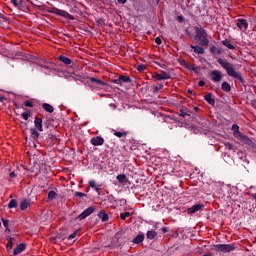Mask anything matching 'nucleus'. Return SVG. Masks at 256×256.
Returning a JSON list of instances; mask_svg holds the SVG:
<instances>
[{
    "mask_svg": "<svg viewBox=\"0 0 256 256\" xmlns=\"http://www.w3.org/2000/svg\"><path fill=\"white\" fill-rule=\"evenodd\" d=\"M218 63L219 65H221V67H223V69L226 70L227 75H229V77H234V79H238V81H240V83H245V80H243V77L241 76V74L237 71H235V68H233V64L229 63L227 60L225 59H218Z\"/></svg>",
    "mask_w": 256,
    "mask_h": 256,
    "instance_id": "f257e3e1",
    "label": "nucleus"
},
{
    "mask_svg": "<svg viewBox=\"0 0 256 256\" xmlns=\"http://www.w3.org/2000/svg\"><path fill=\"white\" fill-rule=\"evenodd\" d=\"M195 41L198 42V45H200V47H205L208 48L209 47V39L207 38V31H205L203 28H199L197 27L195 29Z\"/></svg>",
    "mask_w": 256,
    "mask_h": 256,
    "instance_id": "f03ea898",
    "label": "nucleus"
},
{
    "mask_svg": "<svg viewBox=\"0 0 256 256\" xmlns=\"http://www.w3.org/2000/svg\"><path fill=\"white\" fill-rule=\"evenodd\" d=\"M235 249H237L235 244H215L212 248L213 251H217L218 253H231Z\"/></svg>",
    "mask_w": 256,
    "mask_h": 256,
    "instance_id": "7ed1b4c3",
    "label": "nucleus"
},
{
    "mask_svg": "<svg viewBox=\"0 0 256 256\" xmlns=\"http://www.w3.org/2000/svg\"><path fill=\"white\" fill-rule=\"evenodd\" d=\"M241 143H244V145H248V147H251L252 149H256V144L251 140L247 135L242 134L239 136V138H236Z\"/></svg>",
    "mask_w": 256,
    "mask_h": 256,
    "instance_id": "20e7f679",
    "label": "nucleus"
},
{
    "mask_svg": "<svg viewBox=\"0 0 256 256\" xmlns=\"http://www.w3.org/2000/svg\"><path fill=\"white\" fill-rule=\"evenodd\" d=\"M92 213H95V207L90 206L87 209H85L80 215L77 216L78 221H83V219H87L89 215H92Z\"/></svg>",
    "mask_w": 256,
    "mask_h": 256,
    "instance_id": "39448f33",
    "label": "nucleus"
},
{
    "mask_svg": "<svg viewBox=\"0 0 256 256\" xmlns=\"http://www.w3.org/2000/svg\"><path fill=\"white\" fill-rule=\"evenodd\" d=\"M153 79H156V81H165L167 79H171V74L165 71H161L160 74L153 75Z\"/></svg>",
    "mask_w": 256,
    "mask_h": 256,
    "instance_id": "423d86ee",
    "label": "nucleus"
},
{
    "mask_svg": "<svg viewBox=\"0 0 256 256\" xmlns=\"http://www.w3.org/2000/svg\"><path fill=\"white\" fill-rule=\"evenodd\" d=\"M211 76H212V81H214V83H218L219 81H221V79H223V75L219 70H213L211 72Z\"/></svg>",
    "mask_w": 256,
    "mask_h": 256,
    "instance_id": "0eeeda50",
    "label": "nucleus"
},
{
    "mask_svg": "<svg viewBox=\"0 0 256 256\" xmlns=\"http://www.w3.org/2000/svg\"><path fill=\"white\" fill-rule=\"evenodd\" d=\"M204 209H205V205L195 204L192 207L188 208V213H198V211H203Z\"/></svg>",
    "mask_w": 256,
    "mask_h": 256,
    "instance_id": "6e6552de",
    "label": "nucleus"
},
{
    "mask_svg": "<svg viewBox=\"0 0 256 256\" xmlns=\"http://www.w3.org/2000/svg\"><path fill=\"white\" fill-rule=\"evenodd\" d=\"M114 83H116V85H121V83H131V78H129V76L120 75L118 79L114 80Z\"/></svg>",
    "mask_w": 256,
    "mask_h": 256,
    "instance_id": "1a4fd4ad",
    "label": "nucleus"
},
{
    "mask_svg": "<svg viewBox=\"0 0 256 256\" xmlns=\"http://www.w3.org/2000/svg\"><path fill=\"white\" fill-rule=\"evenodd\" d=\"M26 249L27 244L21 243L13 250V255H21V253H23V251H25Z\"/></svg>",
    "mask_w": 256,
    "mask_h": 256,
    "instance_id": "9d476101",
    "label": "nucleus"
},
{
    "mask_svg": "<svg viewBox=\"0 0 256 256\" xmlns=\"http://www.w3.org/2000/svg\"><path fill=\"white\" fill-rule=\"evenodd\" d=\"M55 13H56V15H60V17H65L66 19H71V20L75 19V17H73V15L69 14L65 10L56 9Z\"/></svg>",
    "mask_w": 256,
    "mask_h": 256,
    "instance_id": "9b49d317",
    "label": "nucleus"
},
{
    "mask_svg": "<svg viewBox=\"0 0 256 256\" xmlns=\"http://www.w3.org/2000/svg\"><path fill=\"white\" fill-rule=\"evenodd\" d=\"M24 167H26L27 171H35V165H37V162L33 161H24L22 164Z\"/></svg>",
    "mask_w": 256,
    "mask_h": 256,
    "instance_id": "f8f14e48",
    "label": "nucleus"
},
{
    "mask_svg": "<svg viewBox=\"0 0 256 256\" xmlns=\"http://www.w3.org/2000/svg\"><path fill=\"white\" fill-rule=\"evenodd\" d=\"M236 25L242 31H247V27H248L247 20H245V19H238Z\"/></svg>",
    "mask_w": 256,
    "mask_h": 256,
    "instance_id": "ddd939ff",
    "label": "nucleus"
},
{
    "mask_svg": "<svg viewBox=\"0 0 256 256\" xmlns=\"http://www.w3.org/2000/svg\"><path fill=\"white\" fill-rule=\"evenodd\" d=\"M91 143H92V145L97 147L99 145H103V143H105V140L103 139V137L97 136V137H94L91 139Z\"/></svg>",
    "mask_w": 256,
    "mask_h": 256,
    "instance_id": "4468645a",
    "label": "nucleus"
},
{
    "mask_svg": "<svg viewBox=\"0 0 256 256\" xmlns=\"http://www.w3.org/2000/svg\"><path fill=\"white\" fill-rule=\"evenodd\" d=\"M184 67L186 69H188L189 71H194V73H197V74L199 73V70H200L199 67L194 66L193 64L188 63V62H184Z\"/></svg>",
    "mask_w": 256,
    "mask_h": 256,
    "instance_id": "2eb2a0df",
    "label": "nucleus"
},
{
    "mask_svg": "<svg viewBox=\"0 0 256 256\" xmlns=\"http://www.w3.org/2000/svg\"><path fill=\"white\" fill-rule=\"evenodd\" d=\"M89 187H91V189H94V191H96V193H99L101 191V185H97V182H95V180H90L88 182Z\"/></svg>",
    "mask_w": 256,
    "mask_h": 256,
    "instance_id": "dca6fc26",
    "label": "nucleus"
},
{
    "mask_svg": "<svg viewBox=\"0 0 256 256\" xmlns=\"http://www.w3.org/2000/svg\"><path fill=\"white\" fill-rule=\"evenodd\" d=\"M34 125L38 131H43V120L39 117H36L34 120Z\"/></svg>",
    "mask_w": 256,
    "mask_h": 256,
    "instance_id": "f3484780",
    "label": "nucleus"
},
{
    "mask_svg": "<svg viewBox=\"0 0 256 256\" xmlns=\"http://www.w3.org/2000/svg\"><path fill=\"white\" fill-rule=\"evenodd\" d=\"M232 131H233V135H234L235 139L239 138L240 135H243V133H241V131H239V125H237V124L232 125Z\"/></svg>",
    "mask_w": 256,
    "mask_h": 256,
    "instance_id": "a211bd4d",
    "label": "nucleus"
},
{
    "mask_svg": "<svg viewBox=\"0 0 256 256\" xmlns=\"http://www.w3.org/2000/svg\"><path fill=\"white\" fill-rule=\"evenodd\" d=\"M143 241H145V234H139L132 240V243L139 245V243H143Z\"/></svg>",
    "mask_w": 256,
    "mask_h": 256,
    "instance_id": "6ab92c4d",
    "label": "nucleus"
},
{
    "mask_svg": "<svg viewBox=\"0 0 256 256\" xmlns=\"http://www.w3.org/2000/svg\"><path fill=\"white\" fill-rule=\"evenodd\" d=\"M190 47H191V49H193L194 53H197L198 55L205 54V49H203V47H201V46L191 45Z\"/></svg>",
    "mask_w": 256,
    "mask_h": 256,
    "instance_id": "aec40b11",
    "label": "nucleus"
},
{
    "mask_svg": "<svg viewBox=\"0 0 256 256\" xmlns=\"http://www.w3.org/2000/svg\"><path fill=\"white\" fill-rule=\"evenodd\" d=\"M99 219L105 223L106 221H109V215L105 213V210H102L98 214Z\"/></svg>",
    "mask_w": 256,
    "mask_h": 256,
    "instance_id": "412c9836",
    "label": "nucleus"
},
{
    "mask_svg": "<svg viewBox=\"0 0 256 256\" xmlns=\"http://www.w3.org/2000/svg\"><path fill=\"white\" fill-rule=\"evenodd\" d=\"M205 101H207V103H209V105H215V99H213V96L211 95V93H208L204 96Z\"/></svg>",
    "mask_w": 256,
    "mask_h": 256,
    "instance_id": "4be33fe9",
    "label": "nucleus"
},
{
    "mask_svg": "<svg viewBox=\"0 0 256 256\" xmlns=\"http://www.w3.org/2000/svg\"><path fill=\"white\" fill-rule=\"evenodd\" d=\"M157 237V233L154 230H149L146 233V238L149 239L150 241H153Z\"/></svg>",
    "mask_w": 256,
    "mask_h": 256,
    "instance_id": "5701e85b",
    "label": "nucleus"
},
{
    "mask_svg": "<svg viewBox=\"0 0 256 256\" xmlns=\"http://www.w3.org/2000/svg\"><path fill=\"white\" fill-rule=\"evenodd\" d=\"M27 207H29V200L23 199L20 202V209L21 211H26Z\"/></svg>",
    "mask_w": 256,
    "mask_h": 256,
    "instance_id": "b1692460",
    "label": "nucleus"
},
{
    "mask_svg": "<svg viewBox=\"0 0 256 256\" xmlns=\"http://www.w3.org/2000/svg\"><path fill=\"white\" fill-rule=\"evenodd\" d=\"M42 108L44 109V111H47L48 113H53V111H55V108H53L51 104H47V103H44L42 105Z\"/></svg>",
    "mask_w": 256,
    "mask_h": 256,
    "instance_id": "393cba45",
    "label": "nucleus"
},
{
    "mask_svg": "<svg viewBox=\"0 0 256 256\" xmlns=\"http://www.w3.org/2000/svg\"><path fill=\"white\" fill-rule=\"evenodd\" d=\"M59 61H61L65 65H71L72 63L71 59L65 56H59Z\"/></svg>",
    "mask_w": 256,
    "mask_h": 256,
    "instance_id": "a878e982",
    "label": "nucleus"
},
{
    "mask_svg": "<svg viewBox=\"0 0 256 256\" xmlns=\"http://www.w3.org/2000/svg\"><path fill=\"white\" fill-rule=\"evenodd\" d=\"M31 137L34 139V141H37L39 139V132L35 128L30 129Z\"/></svg>",
    "mask_w": 256,
    "mask_h": 256,
    "instance_id": "bb28decb",
    "label": "nucleus"
},
{
    "mask_svg": "<svg viewBox=\"0 0 256 256\" xmlns=\"http://www.w3.org/2000/svg\"><path fill=\"white\" fill-rule=\"evenodd\" d=\"M117 181H119L120 183H127L128 179L127 176L125 174H119L116 177Z\"/></svg>",
    "mask_w": 256,
    "mask_h": 256,
    "instance_id": "cd10ccee",
    "label": "nucleus"
},
{
    "mask_svg": "<svg viewBox=\"0 0 256 256\" xmlns=\"http://www.w3.org/2000/svg\"><path fill=\"white\" fill-rule=\"evenodd\" d=\"M15 241V237H10L8 243L6 245L7 251H11L13 249V242Z\"/></svg>",
    "mask_w": 256,
    "mask_h": 256,
    "instance_id": "c85d7f7f",
    "label": "nucleus"
},
{
    "mask_svg": "<svg viewBox=\"0 0 256 256\" xmlns=\"http://www.w3.org/2000/svg\"><path fill=\"white\" fill-rule=\"evenodd\" d=\"M222 91H225V93H230L231 91V85L227 82L222 83Z\"/></svg>",
    "mask_w": 256,
    "mask_h": 256,
    "instance_id": "c756f323",
    "label": "nucleus"
},
{
    "mask_svg": "<svg viewBox=\"0 0 256 256\" xmlns=\"http://www.w3.org/2000/svg\"><path fill=\"white\" fill-rule=\"evenodd\" d=\"M222 45H224V47H227L228 49H235V46H233V44H231V41L229 40L222 41Z\"/></svg>",
    "mask_w": 256,
    "mask_h": 256,
    "instance_id": "7c9ffc66",
    "label": "nucleus"
},
{
    "mask_svg": "<svg viewBox=\"0 0 256 256\" xmlns=\"http://www.w3.org/2000/svg\"><path fill=\"white\" fill-rule=\"evenodd\" d=\"M18 203L15 199L10 200L8 203V209H16Z\"/></svg>",
    "mask_w": 256,
    "mask_h": 256,
    "instance_id": "2f4dec72",
    "label": "nucleus"
},
{
    "mask_svg": "<svg viewBox=\"0 0 256 256\" xmlns=\"http://www.w3.org/2000/svg\"><path fill=\"white\" fill-rule=\"evenodd\" d=\"M90 81L92 83H96L97 85H105V82L103 80H99L95 77H90Z\"/></svg>",
    "mask_w": 256,
    "mask_h": 256,
    "instance_id": "473e14b6",
    "label": "nucleus"
},
{
    "mask_svg": "<svg viewBox=\"0 0 256 256\" xmlns=\"http://www.w3.org/2000/svg\"><path fill=\"white\" fill-rule=\"evenodd\" d=\"M55 197H57V193L53 190H51L49 193H48V199L49 201H53V199H55Z\"/></svg>",
    "mask_w": 256,
    "mask_h": 256,
    "instance_id": "72a5a7b5",
    "label": "nucleus"
},
{
    "mask_svg": "<svg viewBox=\"0 0 256 256\" xmlns=\"http://www.w3.org/2000/svg\"><path fill=\"white\" fill-rule=\"evenodd\" d=\"M127 217H131L130 212H124V213L120 214V219H122V221H125L127 219Z\"/></svg>",
    "mask_w": 256,
    "mask_h": 256,
    "instance_id": "f704fd0d",
    "label": "nucleus"
},
{
    "mask_svg": "<svg viewBox=\"0 0 256 256\" xmlns=\"http://www.w3.org/2000/svg\"><path fill=\"white\" fill-rule=\"evenodd\" d=\"M210 53H214V54L219 55L221 53V51H219V49L217 47L211 46L210 47Z\"/></svg>",
    "mask_w": 256,
    "mask_h": 256,
    "instance_id": "c9c22d12",
    "label": "nucleus"
},
{
    "mask_svg": "<svg viewBox=\"0 0 256 256\" xmlns=\"http://www.w3.org/2000/svg\"><path fill=\"white\" fill-rule=\"evenodd\" d=\"M161 89H163V84L159 83L154 87L153 93H157L159 91H161Z\"/></svg>",
    "mask_w": 256,
    "mask_h": 256,
    "instance_id": "e433bc0d",
    "label": "nucleus"
},
{
    "mask_svg": "<svg viewBox=\"0 0 256 256\" xmlns=\"http://www.w3.org/2000/svg\"><path fill=\"white\" fill-rule=\"evenodd\" d=\"M77 233H79V230H76L75 232H73L72 234H70L68 236V241H72V239H75L77 237Z\"/></svg>",
    "mask_w": 256,
    "mask_h": 256,
    "instance_id": "4c0bfd02",
    "label": "nucleus"
},
{
    "mask_svg": "<svg viewBox=\"0 0 256 256\" xmlns=\"http://www.w3.org/2000/svg\"><path fill=\"white\" fill-rule=\"evenodd\" d=\"M114 135L119 138L127 137V132H115Z\"/></svg>",
    "mask_w": 256,
    "mask_h": 256,
    "instance_id": "58836bf2",
    "label": "nucleus"
},
{
    "mask_svg": "<svg viewBox=\"0 0 256 256\" xmlns=\"http://www.w3.org/2000/svg\"><path fill=\"white\" fill-rule=\"evenodd\" d=\"M224 146L226 149H228V151H233V144L226 142L224 143Z\"/></svg>",
    "mask_w": 256,
    "mask_h": 256,
    "instance_id": "ea45409f",
    "label": "nucleus"
},
{
    "mask_svg": "<svg viewBox=\"0 0 256 256\" xmlns=\"http://www.w3.org/2000/svg\"><path fill=\"white\" fill-rule=\"evenodd\" d=\"M22 117L25 121H27V119H29V117H31V112L22 113Z\"/></svg>",
    "mask_w": 256,
    "mask_h": 256,
    "instance_id": "a19ab883",
    "label": "nucleus"
},
{
    "mask_svg": "<svg viewBox=\"0 0 256 256\" xmlns=\"http://www.w3.org/2000/svg\"><path fill=\"white\" fill-rule=\"evenodd\" d=\"M75 197H80L81 199H83V197H87V194L83 193V192H75Z\"/></svg>",
    "mask_w": 256,
    "mask_h": 256,
    "instance_id": "79ce46f5",
    "label": "nucleus"
},
{
    "mask_svg": "<svg viewBox=\"0 0 256 256\" xmlns=\"http://www.w3.org/2000/svg\"><path fill=\"white\" fill-rule=\"evenodd\" d=\"M145 69H147V66L141 64L137 67V70L140 72V73H143V71H145Z\"/></svg>",
    "mask_w": 256,
    "mask_h": 256,
    "instance_id": "37998d69",
    "label": "nucleus"
},
{
    "mask_svg": "<svg viewBox=\"0 0 256 256\" xmlns=\"http://www.w3.org/2000/svg\"><path fill=\"white\" fill-rule=\"evenodd\" d=\"M2 223L4 227H9V220L2 218Z\"/></svg>",
    "mask_w": 256,
    "mask_h": 256,
    "instance_id": "c03bdc74",
    "label": "nucleus"
},
{
    "mask_svg": "<svg viewBox=\"0 0 256 256\" xmlns=\"http://www.w3.org/2000/svg\"><path fill=\"white\" fill-rule=\"evenodd\" d=\"M25 107H33V102L27 100L24 102Z\"/></svg>",
    "mask_w": 256,
    "mask_h": 256,
    "instance_id": "a18cd8bd",
    "label": "nucleus"
},
{
    "mask_svg": "<svg viewBox=\"0 0 256 256\" xmlns=\"http://www.w3.org/2000/svg\"><path fill=\"white\" fill-rule=\"evenodd\" d=\"M180 117H189V114L183 110H180Z\"/></svg>",
    "mask_w": 256,
    "mask_h": 256,
    "instance_id": "49530a36",
    "label": "nucleus"
},
{
    "mask_svg": "<svg viewBox=\"0 0 256 256\" xmlns=\"http://www.w3.org/2000/svg\"><path fill=\"white\" fill-rule=\"evenodd\" d=\"M177 21L179 23H183V21H185V18L183 16H177Z\"/></svg>",
    "mask_w": 256,
    "mask_h": 256,
    "instance_id": "de8ad7c7",
    "label": "nucleus"
},
{
    "mask_svg": "<svg viewBox=\"0 0 256 256\" xmlns=\"http://www.w3.org/2000/svg\"><path fill=\"white\" fill-rule=\"evenodd\" d=\"M156 45H161L162 41L160 37L155 38Z\"/></svg>",
    "mask_w": 256,
    "mask_h": 256,
    "instance_id": "09e8293b",
    "label": "nucleus"
},
{
    "mask_svg": "<svg viewBox=\"0 0 256 256\" xmlns=\"http://www.w3.org/2000/svg\"><path fill=\"white\" fill-rule=\"evenodd\" d=\"M161 231H162V233H168L169 228L164 226V227L161 228Z\"/></svg>",
    "mask_w": 256,
    "mask_h": 256,
    "instance_id": "8fccbe9b",
    "label": "nucleus"
},
{
    "mask_svg": "<svg viewBox=\"0 0 256 256\" xmlns=\"http://www.w3.org/2000/svg\"><path fill=\"white\" fill-rule=\"evenodd\" d=\"M198 85H199V87H204V86H205V81L200 80V81L198 82Z\"/></svg>",
    "mask_w": 256,
    "mask_h": 256,
    "instance_id": "3c124183",
    "label": "nucleus"
},
{
    "mask_svg": "<svg viewBox=\"0 0 256 256\" xmlns=\"http://www.w3.org/2000/svg\"><path fill=\"white\" fill-rule=\"evenodd\" d=\"M117 2L121 5H125L127 3V0H117Z\"/></svg>",
    "mask_w": 256,
    "mask_h": 256,
    "instance_id": "603ef678",
    "label": "nucleus"
},
{
    "mask_svg": "<svg viewBox=\"0 0 256 256\" xmlns=\"http://www.w3.org/2000/svg\"><path fill=\"white\" fill-rule=\"evenodd\" d=\"M10 1L12 5H14L15 7H18L17 0H10Z\"/></svg>",
    "mask_w": 256,
    "mask_h": 256,
    "instance_id": "864d4df0",
    "label": "nucleus"
},
{
    "mask_svg": "<svg viewBox=\"0 0 256 256\" xmlns=\"http://www.w3.org/2000/svg\"><path fill=\"white\" fill-rule=\"evenodd\" d=\"M9 177H11V179H13V178L17 177V175L15 174V172H11L9 174Z\"/></svg>",
    "mask_w": 256,
    "mask_h": 256,
    "instance_id": "5fc2aeb1",
    "label": "nucleus"
},
{
    "mask_svg": "<svg viewBox=\"0 0 256 256\" xmlns=\"http://www.w3.org/2000/svg\"><path fill=\"white\" fill-rule=\"evenodd\" d=\"M115 239H121V233L120 232L116 233Z\"/></svg>",
    "mask_w": 256,
    "mask_h": 256,
    "instance_id": "6e6d98bb",
    "label": "nucleus"
},
{
    "mask_svg": "<svg viewBox=\"0 0 256 256\" xmlns=\"http://www.w3.org/2000/svg\"><path fill=\"white\" fill-rule=\"evenodd\" d=\"M6 229H5V231L7 232L8 231V233L9 232H11V230L9 229V227H5Z\"/></svg>",
    "mask_w": 256,
    "mask_h": 256,
    "instance_id": "4d7b16f0",
    "label": "nucleus"
},
{
    "mask_svg": "<svg viewBox=\"0 0 256 256\" xmlns=\"http://www.w3.org/2000/svg\"><path fill=\"white\" fill-rule=\"evenodd\" d=\"M203 256H213V253L204 254Z\"/></svg>",
    "mask_w": 256,
    "mask_h": 256,
    "instance_id": "13d9d810",
    "label": "nucleus"
},
{
    "mask_svg": "<svg viewBox=\"0 0 256 256\" xmlns=\"http://www.w3.org/2000/svg\"><path fill=\"white\" fill-rule=\"evenodd\" d=\"M252 105L256 108V101L252 102Z\"/></svg>",
    "mask_w": 256,
    "mask_h": 256,
    "instance_id": "bf43d9fd",
    "label": "nucleus"
},
{
    "mask_svg": "<svg viewBox=\"0 0 256 256\" xmlns=\"http://www.w3.org/2000/svg\"><path fill=\"white\" fill-rule=\"evenodd\" d=\"M128 167H129V171H133V167H130L129 165H128Z\"/></svg>",
    "mask_w": 256,
    "mask_h": 256,
    "instance_id": "052dcab7",
    "label": "nucleus"
},
{
    "mask_svg": "<svg viewBox=\"0 0 256 256\" xmlns=\"http://www.w3.org/2000/svg\"><path fill=\"white\" fill-rule=\"evenodd\" d=\"M10 199H13V194L10 195Z\"/></svg>",
    "mask_w": 256,
    "mask_h": 256,
    "instance_id": "680f3d73",
    "label": "nucleus"
},
{
    "mask_svg": "<svg viewBox=\"0 0 256 256\" xmlns=\"http://www.w3.org/2000/svg\"><path fill=\"white\" fill-rule=\"evenodd\" d=\"M188 93H193V91H191V90H188Z\"/></svg>",
    "mask_w": 256,
    "mask_h": 256,
    "instance_id": "e2e57ef3",
    "label": "nucleus"
},
{
    "mask_svg": "<svg viewBox=\"0 0 256 256\" xmlns=\"http://www.w3.org/2000/svg\"><path fill=\"white\" fill-rule=\"evenodd\" d=\"M0 227H1V222H0Z\"/></svg>",
    "mask_w": 256,
    "mask_h": 256,
    "instance_id": "0e129e2a",
    "label": "nucleus"
}]
</instances>
